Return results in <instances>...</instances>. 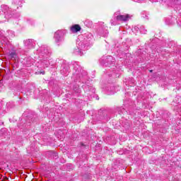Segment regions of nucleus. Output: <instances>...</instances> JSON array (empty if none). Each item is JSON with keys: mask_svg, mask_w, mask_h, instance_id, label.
<instances>
[{"mask_svg": "<svg viewBox=\"0 0 181 181\" xmlns=\"http://www.w3.org/2000/svg\"><path fill=\"white\" fill-rule=\"evenodd\" d=\"M9 57L11 59H15L16 57V52L15 51L9 52Z\"/></svg>", "mask_w": 181, "mask_h": 181, "instance_id": "4", "label": "nucleus"}, {"mask_svg": "<svg viewBox=\"0 0 181 181\" xmlns=\"http://www.w3.org/2000/svg\"><path fill=\"white\" fill-rule=\"evenodd\" d=\"M28 43H30V40L28 41Z\"/></svg>", "mask_w": 181, "mask_h": 181, "instance_id": "10", "label": "nucleus"}, {"mask_svg": "<svg viewBox=\"0 0 181 181\" xmlns=\"http://www.w3.org/2000/svg\"><path fill=\"white\" fill-rule=\"evenodd\" d=\"M29 48H30V49H31V48H32V47L29 46Z\"/></svg>", "mask_w": 181, "mask_h": 181, "instance_id": "11", "label": "nucleus"}, {"mask_svg": "<svg viewBox=\"0 0 181 181\" xmlns=\"http://www.w3.org/2000/svg\"><path fill=\"white\" fill-rule=\"evenodd\" d=\"M71 32H74V33H77V32H80L81 30V27L78 25H74L71 28Z\"/></svg>", "mask_w": 181, "mask_h": 181, "instance_id": "3", "label": "nucleus"}, {"mask_svg": "<svg viewBox=\"0 0 181 181\" xmlns=\"http://www.w3.org/2000/svg\"><path fill=\"white\" fill-rule=\"evenodd\" d=\"M140 32L141 33H144L145 35V33H146V30L145 29V27L141 26L140 28Z\"/></svg>", "mask_w": 181, "mask_h": 181, "instance_id": "5", "label": "nucleus"}, {"mask_svg": "<svg viewBox=\"0 0 181 181\" xmlns=\"http://www.w3.org/2000/svg\"><path fill=\"white\" fill-rule=\"evenodd\" d=\"M40 74H45V71L40 72Z\"/></svg>", "mask_w": 181, "mask_h": 181, "instance_id": "8", "label": "nucleus"}, {"mask_svg": "<svg viewBox=\"0 0 181 181\" xmlns=\"http://www.w3.org/2000/svg\"><path fill=\"white\" fill-rule=\"evenodd\" d=\"M67 33L66 30H58L54 33V37L55 39V42L59 43V42H63L64 40V35Z\"/></svg>", "mask_w": 181, "mask_h": 181, "instance_id": "1", "label": "nucleus"}, {"mask_svg": "<svg viewBox=\"0 0 181 181\" xmlns=\"http://www.w3.org/2000/svg\"><path fill=\"white\" fill-rule=\"evenodd\" d=\"M78 53H80V54H81V51L78 50Z\"/></svg>", "mask_w": 181, "mask_h": 181, "instance_id": "9", "label": "nucleus"}, {"mask_svg": "<svg viewBox=\"0 0 181 181\" xmlns=\"http://www.w3.org/2000/svg\"><path fill=\"white\" fill-rule=\"evenodd\" d=\"M116 19L117 21L127 22V21H129V19H131V16H129V14L119 15L116 17Z\"/></svg>", "mask_w": 181, "mask_h": 181, "instance_id": "2", "label": "nucleus"}, {"mask_svg": "<svg viewBox=\"0 0 181 181\" xmlns=\"http://www.w3.org/2000/svg\"><path fill=\"white\" fill-rule=\"evenodd\" d=\"M13 3L16 5H21V0H13Z\"/></svg>", "mask_w": 181, "mask_h": 181, "instance_id": "6", "label": "nucleus"}, {"mask_svg": "<svg viewBox=\"0 0 181 181\" xmlns=\"http://www.w3.org/2000/svg\"><path fill=\"white\" fill-rule=\"evenodd\" d=\"M135 2H142L144 0H134Z\"/></svg>", "mask_w": 181, "mask_h": 181, "instance_id": "7", "label": "nucleus"}]
</instances>
